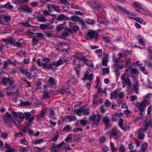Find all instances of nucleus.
<instances>
[{
	"mask_svg": "<svg viewBox=\"0 0 152 152\" xmlns=\"http://www.w3.org/2000/svg\"><path fill=\"white\" fill-rule=\"evenodd\" d=\"M3 119L5 126L7 128H11L12 125L11 121L12 116L11 114L8 112H6L5 114L3 116Z\"/></svg>",
	"mask_w": 152,
	"mask_h": 152,
	"instance_id": "1",
	"label": "nucleus"
},
{
	"mask_svg": "<svg viewBox=\"0 0 152 152\" xmlns=\"http://www.w3.org/2000/svg\"><path fill=\"white\" fill-rule=\"evenodd\" d=\"M31 33L32 34V36H33L32 40V43L33 45H35L38 43V42L40 40L39 38L41 39H44V35L41 33L31 32Z\"/></svg>",
	"mask_w": 152,
	"mask_h": 152,
	"instance_id": "2",
	"label": "nucleus"
},
{
	"mask_svg": "<svg viewBox=\"0 0 152 152\" xmlns=\"http://www.w3.org/2000/svg\"><path fill=\"white\" fill-rule=\"evenodd\" d=\"M87 35L91 39H94L95 41L97 40L99 37L98 32L93 30H89Z\"/></svg>",
	"mask_w": 152,
	"mask_h": 152,
	"instance_id": "3",
	"label": "nucleus"
},
{
	"mask_svg": "<svg viewBox=\"0 0 152 152\" xmlns=\"http://www.w3.org/2000/svg\"><path fill=\"white\" fill-rule=\"evenodd\" d=\"M102 7V5L98 1L94 2L91 6V7L95 13H96Z\"/></svg>",
	"mask_w": 152,
	"mask_h": 152,
	"instance_id": "4",
	"label": "nucleus"
},
{
	"mask_svg": "<svg viewBox=\"0 0 152 152\" xmlns=\"http://www.w3.org/2000/svg\"><path fill=\"white\" fill-rule=\"evenodd\" d=\"M121 80L123 84H126L129 86H131V81L129 78H126L125 74L121 75Z\"/></svg>",
	"mask_w": 152,
	"mask_h": 152,
	"instance_id": "5",
	"label": "nucleus"
},
{
	"mask_svg": "<svg viewBox=\"0 0 152 152\" xmlns=\"http://www.w3.org/2000/svg\"><path fill=\"white\" fill-rule=\"evenodd\" d=\"M102 121L104 124L106 129L109 128L111 127L110 121L108 116H104L103 118Z\"/></svg>",
	"mask_w": 152,
	"mask_h": 152,
	"instance_id": "6",
	"label": "nucleus"
},
{
	"mask_svg": "<svg viewBox=\"0 0 152 152\" xmlns=\"http://www.w3.org/2000/svg\"><path fill=\"white\" fill-rule=\"evenodd\" d=\"M149 104L148 102L146 100H144L141 102H138L137 104V107L140 109L145 108L146 105Z\"/></svg>",
	"mask_w": 152,
	"mask_h": 152,
	"instance_id": "7",
	"label": "nucleus"
},
{
	"mask_svg": "<svg viewBox=\"0 0 152 152\" xmlns=\"http://www.w3.org/2000/svg\"><path fill=\"white\" fill-rule=\"evenodd\" d=\"M119 91V90L116 89L113 92L110 93V98L112 99H116V97L118 95V92Z\"/></svg>",
	"mask_w": 152,
	"mask_h": 152,
	"instance_id": "8",
	"label": "nucleus"
},
{
	"mask_svg": "<svg viewBox=\"0 0 152 152\" xmlns=\"http://www.w3.org/2000/svg\"><path fill=\"white\" fill-rule=\"evenodd\" d=\"M118 126L124 131L126 130V127L124 125V120L122 118H120L118 121Z\"/></svg>",
	"mask_w": 152,
	"mask_h": 152,
	"instance_id": "9",
	"label": "nucleus"
},
{
	"mask_svg": "<svg viewBox=\"0 0 152 152\" xmlns=\"http://www.w3.org/2000/svg\"><path fill=\"white\" fill-rule=\"evenodd\" d=\"M20 26L21 27H25L30 28L31 27H33L31 25H30L28 22L27 21H25L24 22H21L19 23Z\"/></svg>",
	"mask_w": 152,
	"mask_h": 152,
	"instance_id": "10",
	"label": "nucleus"
},
{
	"mask_svg": "<svg viewBox=\"0 0 152 152\" xmlns=\"http://www.w3.org/2000/svg\"><path fill=\"white\" fill-rule=\"evenodd\" d=\"M71 30L68 28H65L64 31L62 34V36L64 37H67L69 36V34L71 32Z\"/></svg>",
	"mask_w": 152,
	"mask_h": 152,
	"instance_id": "11",
	"label": "nucleus"
},
{
	"mask_svg": "<svg viewBox=\"0 0 152 152\" xmlns=\"http://www.w3.org/2000/svg\"><path fill=\"white\" fill-rule=\"evenodd\" d=\"M15 61L14 62H11L10 60L7 59L6 61H4V62L3 68H5L9 64H11L13 65H14L15 64Z\"/></svg>",
	"mask_w": 152,
	"mask_h": 152,
	"instance_id": "12",
	"label": "nucleus"
},
{
	"mask_svg": "<svg viewBox=\"0 0 152 152\" xmlns=\"http://www.w3.org/2000/svg\"><path fill=\"white\" fill-rule=\"evenodd\" d=\"M56 67L55 62H51L48 64V69L54 70Z\"/></svg>",
	"mask_w": 152,
	"mask_h": 152,
	"instance_id": "13",
	"label": "nucleus"
},
{
	"mask_svg": "<svg viewBox=\"0 0 152 152\" xmlns=\"http://www.w3.org/2000/svg\"><path fill=\"white\" fill-rule=\"evenodd\" d=\"M148 146V143L147 142L145 143L142 145L140 152H145L147 150Z\"/></svg>",
	"mask_w": 152,
	"mask_h": 152,
	"instance_id": "14",
	"label": "nucleus"
},
{
	"mask_svg": "<svg viewBox=\"0 0 152 152\" xmlns=\"http://www.w3.org/2000/svg\"><path fill=\"white\" fill-rule=\"evenodd\" d=\"M116 7L117 9H118L121 10V11L127 14H131L129 11H127L126 9L123 7H121L119 5H117L116 6Z\"/></svg>",
	"mask_w": 152,
	"mask_h": 152,
	"instance_id": "15",
	"label": "nucleus"
},
{
	"mask_svg": "<svg viewBox=\"0 0 152 152\" xmlns=\"http://www.w3.org/2000/svg\"><path fill=\"white\" fill-rule=\"evenodd\" d=\"M144 128L142 129H139L137 131L138 132H144L146 131L148 129V126L147 125V124H145L144 126H143Z\"/></svg>",
	"mask_w": 152,
	"mask_h": 152,
	"instance_id": "16",
	"label": "nucleus"
},
{
	"mask_svg": "<svg viewBox=\"0 0 152 152\" xmlns=\"http://www.w3.org/2000/svg\"><path fill=\"white\" fill-rule=\"evenodd\" d=\"M83 110V107H82L78 109H75L74 112H75L76 114L80 116L81 115V113H82Z\"/></svg>",
	"mask_w": 152,
	"mask_h": 152,
	"instance_id": "17",
	"label": "nucleus"
},
{
	"mask_svg": "<svg viewBox=\"0 0 152 152\" xmlns=\"http://www.w3.org/2000/svg\"><path fill=\"white\" fill-rule=\"evenodd\" d=\"M39 28L42 30H44L47 29H49L50 28L47 24H40Z\"/></svg>",
	"mask_w": 152,
	"mask_h": 152,
	"instance_id": "18",
	"label": "nucleus"
},
{
	"mask_svg": "<svg viewBox=\"0 0 152 152\" xmlns=\"http://www.w3.org/2000/svg\"><path fill=\"white\" fill-rule=\"evenodd\" d=\"M71 129L70 126L69 125H67L64 126L62 130L63 132L66 131L68 132L70 131Z\"/></svg>",
	"mask_w": 152,
	"mask_h": 152,
	"instance_id": "19",
	"label": "nucleus"
},
{
	"mask_svg": "<svg viewBox=\"0 0 152 152\" xmlns=\"http://www.w3.org/2000/svg\"><path fill=\"white\" fill-rule=\"evenodd\" d=\"M66 16L64 14H61L58 16L57 17V20L58 21L62 20L66 18Z\"/></svg>",
	"mask_w": 152,
	"mask_h": 152,
	"instance_id": "20",
	"label": "nucleus"
},
{
	"mask_svg": "<svg viewBox=\"0 0 152 152\" xmlns=\"http://www.w3.org/2000/svg\"><path fill=\"white\" fill-rule=\"evenodd\" d=\"M86 22L88 24L93 25L96 23V21L94 19L91 20L89 19H87Z\"/></svg>",
	"mask_w": 152,
	"mask_h": 152,
	"instance_id": "21",
	"label": "nucleus"
},
{
	"mask_svg": "<svg viewBox=\"0 0 152 152\" xmlns=\"http://www.w3.org/2000/svg\"><path fill=\"white\" fill-rule=\"evenodd\" d=\"M99 121H98V120L96 119L94 121L92 122V126L94 128H96L98 126V123L100 122Z\"/></svg>",
	"mask_w": 152,
	"mask_h": 152,
	"instance_id": "22",
	"label": "nucleus"
},
{
	"mask_svg": "<svg viewBox=\"0 0 152 152\" xmlns=\"http://www.w3.org/2000/svg\"><path fill=\"white\" fill-rule=\"evenodd\" d=\"M75 70L77 75V77L78 78L80 77V73L81 72L80 68V67L77 66L75 68Z\"/></svg>",
	"mask_w": 152,
	"mask_h": 152,
	"instance_id": "23",
	"label": "nucleus"
},
{
	"mask_svg": "<svg viewBox=\"0 0 152 152\" xmlns=\"http://www.w3.org/2000/svg\"><path fill=\"white\" fill-rule=\"evenodd\" d=\"M70 19L71 20L74 21H78L80 20V18L76 16H72L70 17Z\"/></svg>",
	"mask_w": 152,
	"mask_h": 152,
	"instance_id": "24",
	"label": "nucleus"
},
{
	"mask_svg": "<svg viewBox=\"0 0 152 152\" xmlns=\"http://www.w3.org/2000/svg\"><path fill=\"white\" fill-rule=\"evenodd\" d=\"M42 96L44 99H49L50 98L48 92L46 91H44Z\"/></svg>",
	"mask_w": 152,
	"mask_h": 152,
	"instance_id": "25",
	"label": "nucleus"
},
{
	"mask_svg": "<svg viewBox=\"0 0 152 152\" xmlns=\"http://www.w3.org/2000/svg\"><path fill=\"white\" fill-rule=\"evenodd\" d=\"M66 118L69 120V122H71L73 121H75L76 119V118L75 116H74L72 117L69 115H67L66 116Z\"/></svg>",
	"mask_w": 152,
	"mask_h": 152,
	"instance_id": "26",
	"label": "nucleus"
},
{
	"mask_svg": "<svg viewBox=\"0 0 152 152\" xmlns=\"http://www.w3.org/2000/svg\"><path fill=\"white\" fill-rule=\"evenodd\" d=\"M64 28V26L62 24H61L59 25H58L56 28L57 30L58 31H60L61 30L63 29Z\"/></svg>",
	"mask_w": 152,
	"mask_h": 152,
	"instance_id": "27",
	"label": "nucleus"
},
{
	"mask_svg": "<svg viewBox=\"0 0 152 152\" xmlns=\"http://www.w3.org/2000/svg\"><path fill=\"white\" fill-rule=\"evenodd\" d=\"M100 24H103L106 26L109 24L110 22L107 20H104L101 21H99Z\"/></svg>",
	"mask_w": 152,
	"mask_h": 152,
	"instance_id": "28",
	"label": "nucleus"
},
{
	"mask_svg": "<svg viewBox=\"0 0 152 152\" xmlns=\"http://www.w3.org/2000/svg\"><path fill=\"white\" fill-rule=\"evenodd\" d=\"M48 81L51 85H53L55 84L54 79L53 77H50L48 80Z\"/></svg>",
	"mask_w": 152,
	"mask_h": 152,
	"instance_id": "29",
	"label": "nucleus"
},
{
	"mask_svg": "<svg viewBox=\"0 0 152 152\" xmlns=\"http://www.w3.org/2000/svg\"><path fill=\"white\" fill-rule=\"evenodd\" d=\"M30 124H28L25 126L23 127L22 128V130L24 132H26V130L28 129H30L29 128V126H30Z\"/></svg>",
	"mask_w": 152,
	"mask_h": 152,
	"instance_id": "30",
	"label": "nucleus"
},
{
	"mask_svg": "<svg viewBox=\"0 0 152 152\" xmlns=\"http://www.w3.org/2000/svg\"><path fill=\"white\" fill-rule=\"evenodd\" d=\"M24 11L26 12L27 13H30L32 12V10L28 7L26 6Z\"/></svg>",
	"mask_w": 152,
	"mask_h": 152,
	"instance_id": "31",
	"label": "nucleus"
},
{
	"mask_svg": "<svg viewBox=\"0 0 152 152\" xmlns=\"http://www.w3.org/2000/svg\"><path fill=\"white\" fill-rule=\"evenodd\" d=\"M4 8H8L9 9H12L13 8V7L10 4L9 2H8L4 5Z\"/></svg>",
	"mask_w": 152,
	"mask_h": 152,
	"instance_id": "32",
	"label": "nucleus"
},
{
	"mask_svg": "<svg viewBox=\"0 0 152 152\" xmlns=\"http://www.w3.org/2000/svg\"><path fill=\"white\" fill-rule=\"evenodd\" d=\"M95 52L97 53L99 57H102V50L101 49H98L96 50Z\"/></svg>",
	"mask_w": 152,
	"mask_h": 152,
	"instance_id": "33",
	"label": "nucleus"
},
{
	"mask_svg": "<svg viewBox=\"0 0 152 152\" xmlns=\"http://www.w3.org/2000/svg\"><path fill=\"white\" fill-rule=\"evenodd\" d=\"M107 58H103L102 61V65L103 66H107Z\"/></svg>",
	"mask_w": 152,
	"mask_h": 152,
	"instance_id": "34",
	"label": "nucleus"
},
{
	"mask_svg": "<svg viewBox=\"0 0 152 152\" xmlns=\"http://www.w3.org/2000/svg\"><path fill=\"white\" fill-rule=\"evenodd\" d=\"M53 10L58 12H60L61 11V10L59 9V6H57L55 4Z\"/></svg>",
	"mask_w": 152,
	"mask_h": 152,
	"instance_id": "35",
	"label": "nucleus"
},
{
	"mask_svg": "<svg viewBox=\"0 0 152 152\" xmlns=\"http://www.w3.org/2000/svg\"><path fill=\"white\" fill-rule=\"evenodd\" d=\"M37 18L39 21L44 22L47 21L45 18L43 16H41L40 17H37Z\"/></svg>",
	"mask_w": 152,
	"mask_h": 152,
	"instance_id": "36",
	"label": "nucleus"
},
{
	"mask_svg": "<svg viewBox=\"0 0 152 152\" xmlns=\"http://www.w3.org/2000/svg\"><path fill=\"white\" fill-rule=\"evenodd\" d=\"M7 81L11 85H12L14 83L13 78L12 77H9L7 79Z\"/></svg>",
	"mask_w": 152,
	"mask_h": 152,
	"instance_id": "37",
	"label": "nucleus"
},
{
	"mask_svg": "<svg viewBox=\"0 0 152 152\" xmlns=\"http://www.w3.org/2000/svg\"><path fill=\"white\" fill-rule=\"evenodd\" d=\"M63 63V61L61 59H60L56 62L55 63L56 66V67L58 66L61 65Z\"/></svg>",
	"mask_w": 152,
	"mask_h": 152,
	"instance_id": "38",
	"label": "nucleus"
},
{
	"mask_svg": "<svg viewBox=\"0 0 152 152\" xmlns=\"http://www.w3.org/2000/svg\"><path fill=\"white\" fill-rule=\"evenodd\" d=\"M88 123L87 120L82 119L80 121V124L83 126H85Z\"/></svg>",
	"mask_w": 152,
	"mask_h": 152,
	"instance_id": "39",
	"label": "nucleus"
},
{
	"mask_svg": "<svg viewBox=\"0 0 152 152\" xmlns=\"http://www.w3.org/2000/svg\"><path fill=\"white\" fill-rule=\"evenodd\" d=\"M104 105L106 107H110L111 105V103L110 102V101L107 99L104 102Z\"/></svg>",
	"mask_w": 152,
	"mask_h": 152,
	"instance_id": "40",
	"label": "nucleus"
},
{
	"mask_svg": "<svg viewBox=\"0 0 152 152\" xmlns=\"http://www.w3.org/2000/svg\"><path fill=\"white\" fill-rule=\"evenodd\" d=\"M138 138L140 139H142L144 138L145 135L141 132H138Z\"/></svg>",
	"mask_w": 152,
	"mask_h": 152,
	"instance_id": "41",
	"label": "nucleus"
},
{
	"mask_svg": "<svg viewBox=\"0 0 152 152\" xmlns=\"http://www.w3.org/2000/svg\"><path fill=\"white\" fill-rule=\"evenodd\" d=\"M79 27L78 26L75 25L72 27L71 30L74 32H76L77 31L79 30Z\"/></svg>",
	"mask_w": 152,
	"mask_h": 152,
	"instance_id": "42",
	"label": "nucleus"
},
{
	"mask_svg": "<svg viewBox=\"0 0 152 152\" xmlns=\"http://www.w3.org/2000/svg\"><path fill=\"white\" fill-rule=\"evenodd\" d=\"M14 123L16 126L19 127L20 124V121L19 120H17V118L15 119V120L14 121Z\"/></svg>",
	"mask_w": 152,
	"mask_h": 152,
	"instance_id": "43",
	"label": "nucleus"
},
{
	"mask_svg": "<svg viewBox=\"0 0 152 152\" xmlns=\"http://www.w3.org/2000/svg\"><path fill=\"white\" fill-rule=\"evenodd\" d=\"M89 109L87 108L86 109H85V107H83V110L82 111V113L83 115H87V114L89 113Z\"/></svg>",
	"mask_w": 152,
	"mask_h": 152,
	"instance_id": "44",
	"label": "nucleus"
},
{
	"mask_svg": "<svg viewBox=\"0 0 152 152\" xmlns=\"http://www.w3.org/2000/svg\"><path fill=\"white\" fill-rule=\"evenodd\" d=\"M119 117L117 115H113L112 116V120L113 121H115L118 120Z\"/></svg>",
	"mask_w": 152,
	"mask_h": 152,
	"instance_id": "45",
	"label": "nucleus"
},
{
	"mask_svg": "<svg viewBox=\"0 0 152 152\" xmlns=\"http://www.w3.org/2000/svg\"><path fill=\"white\" fill-rule=\"evenodd\" d=\"M31 102L28 101L24 102L21 103V105L22 106H28L31 105Z\"/></svg>",
	"mask_w": 152,
	"mask_h": 152,
	"instance_id": "46",
	"label": "nucleus"
},
{
	"mask_svg": "<svg viewBox=\"0 0 152 152\" xmlns=\"http://www.w3.org/2000/svg\"><path fill=\"white\" fill-rule=\"evenodd\" d=\"M45 115V112H42L40 114H39L37 118V120H39L40 118H42Z\"/></svg>",
	"mask_w": 152,
	"mask_h": 152,
	"instance_id": "47",
	"label": "nucleus"
},
{
	"mask_svg": "<svg viewBox=\"0 0 152 152\" xmlns=\"http://www.w3.org/2000/svg\"><path fill=\"white\" fill-rule=\"evenodd\" d=\"M124 93L123 91L121 92L120 94L118 93L119 98L121 99H124Z\"/></svg>",
	"mask_w": 152,
	"mask_h": 152,
	"instance_id": "48",
	"label": "nucleus"
},
{
	"mask_svg": "<svg viewBox=\"0 0 152 152\" xmlns=\"http://www.w3.org/2000/svg\"><path fill=\"white\" fill-rule=\"evenodd\" d=\"M114 72L116 75V77H118L120 75L118 69L117 68L115 69L114 70Z\"/></svg>",
	"mask_w": 152,
	"mask_h": 152,
	"instance_id": "49",
	"label": "nucleus"
},
{
	"mask_svg": "<svg viewBox=\"0 0 152 152\" xmlns=\"http://www.w3.org/2000/svg\"><path fill=\"white\" fill-rule=\"evenodd\" d=\"M147 124V125L149 127L150 126L151 127H152V121L151 120H150L149 121H145V124Z\"/></svg>",
	"mask_w": 152,
	"mask_h": 152,
	"instance_id": "50",
	"label": "nucleus"
},
{
	"mask_svg": "<svg viewBox=\"0 0 152 152\" xmlns=\"http://www.w3.org/2000/svg\"><path fill=\"white\" fill-rule=\"evenodd\" d=\"M64 143L65 142L64 141H62L58 145L55 146V148H56L57 149L60 148L62 147V145H64Z\"/></svg>",
	"mask_w": 152,
	"mask_h": 152,
	"instance_id": "51",
	"label": "nucleus"
},
{
	"mask_svg": "<svg viewBox=\"0 0 152 152\" xmlns=\"http://www.w3.org/2000/svg\"><path fill=\"white\" fill-rule=\"evenodd\" d=\"M25 115V113H23L21 112H18V115H19V117L21 119H23L25 117V115Z\"/></svg>",
	"mask_w": 152,
	"mask_h": 152,
	"instance_id": "52",
	"label": "nucleus"
},
{
	"mask_svg": "<svg viewBox=\"0 0 152 152\" xmlns=\"http://www.w3.org/2000/svg\"><path fill=\"white\" fill-rule=\"evenodd\" d=\"M96 116L95 115H91L89 117V120L92 122L96 120Z\"/></svg>",
	"mask_w": 152,
	"mask_h": 152,
	"instance_id": "53",
	"label": "nucleus"
},
{
	"mask_svg": "<svg viewBox=\"0 0 152 152\" xmlns=\"http://www.w3.org/2000/svg\"><path fill=\"white\" fill-rule=\"evenodd\" d=\"M7 79L6 77H5L2 79V80L1 82L4 85H5L7 84Z\"/></svg>",
	"mask_w": 152,
	"mask_h": 152,
	"instance_id": "54",
	"label": "nucleus"
},
{
	"mask_svg": "<svg viewBox=\"0 0 152 152\" xmlns=\"http://www.w3.org/2000/svg\"><path fill=\"white\" fill-rule=\"evenodd\" d=\"M12 113L15 119H16L17 118L18 115V112L17 113L16 112H15L13 110L12 111Z\"/></svg>",
	"mask_w": 152,
	"mask_h": 152,
	"instance_id": "55",
	"label": "nucleus"
},
{
	"mask_svg": "<svg viewBox=\"0 0 152 152\" xmlns=\"http://www.w3.org/2000/svg\"><path fill=\"white\" fill-rule=\"evenodd\" d=\"M20 141L21 143L23 145H26L28 144V143L27 142L25 138H24V139H21L20 140Z\"/></svg>",
	"mask_w": 152,
	"mask_h": 152,
	"instance_id": "56",
	"label": "nucleus"
},
{
	"mask_svg": "<svg viewBox=\"0 0 152 152\" xmlns=\"http://www.w3.org/2000/svg\"><path fill=\"white\" fill-rule=\"evenodd\" d=\"M89 73V72L88 71V70H87L86 71V74L85 75L84 77L83 78V79L84 80H86L88 79V75Z\"/></svg>",
	"mask_w": 152,
	"mask_h": 152,
	"instance_id": "57",
	"label": "nucleus"
},
{
	"mask_svg": "<svg viewBox=\"0 0 152 152\" xmlns=\"http://www.w3.org/2000/svg\"><path fill=\"white\" fill-rule=\"evenodd\" d=\"M0 23L3 25L5 24L6 23L4 19V17H2L0 16Z\"/></svg>",
	"mask_w": 152,
	"mask_h": 152,
	"instance_id": "58",
	"label": "nucleus"
},
{
	"mask_svg": "<svg viewBox=\"0 0 152 152\" xmlns=\"http://www.w3.org/2000/svg\"><path fill=\"white\" fill-rule=\"evenodd\" d=\"M119 149L121 152H125V148L123 145H121Z\"/></svg>",
	"mask_w": 152,
	"mask_h": 152,
	"instance_id": "59",
	"label": "nucleus"
},
{
	"mask_svg": "<svg viewBox=\"0 0 152 152\" xmlns=\"http://www.w3.org/2000/svg\"><path fill=\"white\" fill-rule=\"evenodd\" d=\"M138 82L137 81L136 82L134 85V89L136 90H138L139 89V86H138Z\"/></svg>",
	"mask_w": 152,
	"mask_h": 152,
	"instance_id": "60",
	"label": "nucleus"
},
{
	"mask_svg": "<svg viewBox=\"0 0 152 152\" xmlns=\"http://www.w3.org/2000/svg\"><path fill=\"white\" fill-rule=\"evenodd\" d=\"M4 19L5 22H7L10 21L11 20V17L7 16H4Z\"/></svg>",
	"mask_w": 152,
	"mask_h": 152,
	"instance_id": "61",
	"label": "nucleus"
},
{
	"mask_svg": "<svg viewBox=\"0 0 152 152\" xmlns=\"http://www.w3.org/2000/svg\"><path fill=\"white\" fill-rule=\"evenodd\" d=\"M134 19L140 23L142 22L143 21V19L141 18L136 17Z\"/></svg>",
	"mask_w": 152,
	"mask_h": 152,
	"instance_id": "62",
	"label": "nucleus"
},
{
	"mask_svg": "<svg viewBox=\"0 0 152 152\" xmlns=\"http://www.w3.org/2000/svg\"><path fill=\"white\" fill-rule=\"evenodd\" d=\"M42 12L43 13L45 16L49 15H51L50 13L48 12L46 10L42 11Z\"/></svg>",
	"mask_w": 152,
	"mask_h": 152,
	"instance_id": "63",
	"label": "nucleus"
},
{
	"mask_svg": "<svg viewBox=\"0 0 152 152\" xmlns=\"http://www.w3.org/2000/svg\"><path fill=\"white\" fill-rule=\"evenodd\" d=\"M111 133L112 136H116L117 135V132L116 130L115 129H112L111 130Z\"/></svg>",
	"mask_w": 152,
	"mask_h": 152,
	"instance_id": "64",
	"label": "nucleus"
}]
</instances>
